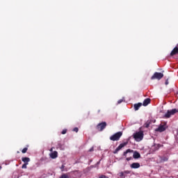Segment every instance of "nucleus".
<instances>
[{"mask_svg": "<svg viewBox=\"0 0 178 178\" xmlns=\"http://www.w3.org/2000/svg\"><path fill=\"white\" fill-rule=\"evenodd\" d=\"M122 136H123V132L118 131V132L114 134L113 135H112L110 137V140L111 141H119V140H120V137H122Z\"/></svg>", "mask_w": 178, "mask_h": 178, "instance_id": "1", "label": "nucleus"}, {"mask_svg": "<svg viewBox=\"0 0 178 178\" xmlns=\"http://www.w3.org/2000/svg\"><path fill=\"white\" fill-rule=\"evenodd\" d=\"M133 137L136 141H141L144 138V132L138 131L134 134Z\"/></svg>", "mask_w": 178, "mask_h": 178, "instance_id": "2", "label": "nucleus"}, {"mask_svg": "<svg viewBox=\"0 0 178 178\" xmlns=\"http://www.w3.org/2000/svg\"><path fill=\"white\" fill-rule=\"evenodd\" d=\"M178 110L176 108H173L171 111H168L167 113L165 114L164 118L165 119H169L172 115H175V113H177Z\"/></svg>", "mask_w": 178, "mask_h": 178, "instance_id": "3", "label": "nucleus"}, {"mask_svg": "<svg viewBox=\"0 0 178 178\" xmlns=\"http://www.w3.org/2000/svg\"><path fill=\"white\" fill-rule=\"evenodd\" d=\"M163 77V74L161 72H155L151 77V80H161Z\"/></svg>", "mask_w": 178, "mask_h": 178, "instance_id": "4", "label": "nucleus"}, {"mask_svg": "<svg viewBox=\"0 0 178 178\" xmlns=\"http://www.w3.org/2000/svg\"><path fill=\"white\" fill-rule=\"evenodd\" d=\"M166 129H168V125L166 124V122H163V124H161L159 127L157 129H156V131L162 133L163 131H165Z\"/></svg>", "mask_w": 178, "mask_h": 178, "instance_id": "5", "label": "nucleus"}, {"mask_svg": "<svg viewBox=\"0 0 178 178\" xmlns=\"http://www.w3.org/2000/svg\"><path fill=\"white\" fill-rule=\"evenodd\" d=\"M105 127H106V122H103L102 123H99L97 125L96 129L98 131H103Z\"/></svg>", "mask_w": 178, "mask_h": 178, "instance_id": "6", "label": "nucleus"}, {"mask_svg": "<svg viewBox=\"0 0 178 178\" xmlns=\"http://www.w3.org/2000/svg\"><path fill=\"white\" fill-rule=\"evenodd\" d=\"M127 144H129L128 141L120 144V145L113 152V154H118V152H119V151H120V149H122V148H123L124 147H126V145H127Z\"/></svg>", "mask_w": 178, "mask_h": 178, "instance_id": "7", "label": "nucleus"}, {"mask_svg": "<svg viewBox=\"0 0 178 178\" xmlns=\"http://www.w3.org/2000/svg\"><path fill=\"white\" fill-rule=\"evenodd\" d=\"M163 145L160 144H155L154 145L152 146V151L155 152V151H158L161 147H163Z\"/></svg>", "mask_w": 178, "mask_h": 178, "instance_id": "8", "label": "nucleus"}, {"mask_svg": "<svg viewBox=\"0 0 178 178\" xmlns=\"http://www.w3.org/2000/svg\"><path fill=\"white\" fill-rule=\"evenodd\" d=\"M130 168H131V169H138V168H140V163H133L131 164Z\"/></svg>", "mask_w": 178, "mask_h": 178, "instance_id": "9", "label": "nucleus"}, {"mask_svg": "<svg viewBox=\"0 0 178 178\" xmlns=\"http://www.w3.org/2000/svg\"><path fill=\"white\" fill-rule=\"evenodd\" d=\"M149 104H151V99L147 98L143 101V106H147L149 105Z\"/></svg>", "mask_w": 178, "mask_h": 178, "instance_id": "10", "label": "nucleus"}, {"mask_svg": "<svg viewBox=\"0 0 178 178\" xmlns=\"http://www.w3.org/2000/svg\"><path fill=\"white\" fill-rule=\"evenodd\" d=\"M177 54H178V47H175V48L172 49V51H171V53H170V56H175V55H177Z\"/></svg>", "mask_w": 178, "mask_h": 178, "instance_id": "11", "label": "nucleus"}, {"mask_svg": "<svg viewBox=\"0 0 178 178\" xmlns=\"http://www.w3.org/2000/svg\"><path fill=\"white\" fill-rule=\"evenodd\" d=\"M50 158H51V159H56V158H58V152L54 151V152H51L50 154Z\"/></svg>", "mask_w": 178, "mask_h": 178, "instance_id": "12", "label": "nucleus"}, {"mask_svg": "<svg viewBox=\"0 0 178 178\" xmlns=\"http://www.w3.org/2000/svg\"><path fill=\"white\" fill-rule=\"evenodd\" d=\"M141 106H143V103H138V104H135L134 105L135 111H138V109H140V108H141Z\"/></svg>", "mask_w": 178, "mask_h": 178, "instance_id": "13", "label": "nucleus"}, {"mask_svg": "<svg viewBox=\"0 0 178 178\" xmlns=\"http://www.w3.org/2000/svg\"><path fill=\"white\" fill-rule=\"evenodd\" d=\"M133 158L134 159H138V158H141V154H140L138 152H134Z\"/></svg>", "mask_w": 178, "mask_h": 178, "instance_id": "14", "label": "nucleus"}, {"mask_svg": "<svg viewBox=\"0 0 178 178\" xmlns=\"http://www.w3.org/2000/svg\"><path fill=\"white\" fill-rule=\"evenodd\" d=\"M22 161L24 163H26L27 165H29V162H30V158H29V157H22Z\"/></svg>", "mask_w": 178, "mask_h": 178, "instance_id": "15", "label": "nucleus"}, {"mask_svg": "<svg viewBox=\"0 0 178 178\" xmlns=\"http://www.w3.org/2000/svg\"><path fill=\"white\" fill-rule=\"evenodd\" d=\"M161 162H168V161L169 160V159L166 156L161 157Z\"/></svg>", "mask_w": 178, "mask_h": 178, "instance_id": "16", "label": "nucleus"}, {"mask_svg": "<svg viewBox=\"0 0 178 178\" xmlns=\"http://www.w3.org/2000/svg\"><path fill=\"white\" fill-rule=\"evenodd\" d=\"M129 152H133V150H131L130 149H127V151L124 152V153H123L124 156H126V155H127V154H129Z\"/></svg>", "mask_w": 178, "mask_h": 178, "instance_id": "17", "label": "nucleus"}, {"mask_svg": "<svg viewBox=\"0 0 178 178\" xmlns=\"http://www.w3.org/2000/svg\"><path fill=\"white\" fill-rule=\"evenodd\" d=\"M119 176L120 178H126V175L123 173V172H120Z\"/></svg>", "mask_w": 178, "mask_h": 178, "instance_id": "18", "label": "nucleus"}, {"mask_svg": "<svg viewBox=\"0 0 178 178\" xmlns=\"http://www.w3.org/2000/svg\"><path fill=\"white\" fill-rule=\"evenodd\" d=\"M59 178H70L67 174H63Z\"/></svg>", "mask_w": 178, "mask_h": 178, "instance_id": "19", "label": "nucleus"}, {"mask_svg": "<svg viewBox=\"0 0 178 178\" xmlns=\"http://www.w3.org/2000/svg\"><path fill=\"white\" fill-rule=\"evenodd\" d=\"M29 149V148L25 147L22 150V154H26V152H27V150Z\"/></svg>", "mask_w": 178, "mask_h": 178, "instance_id": "20", "label": "nucleus"}, {"mask_svg": "<svg viewBox=\"0 0 178 178\" xmlns=\"http://www.w3.org/2000/svg\"><path fill=\"white\" fill-rule=\"evenodd\" d=\"M29 164H27V163H24L23 165H22V169H27V165H28Z\"/></svg>", "mask_w": 178, "mask_h": 178, "instance_id": "21", "label": "nucleus"}, {"mask_svg": "<svg viewBox=\"0 0 178 178\" xmlns=\"http://www.w3.org/2000/svg\"><path fill=\"white\" fill-rule=\"evenodd\" d=\"M123 174L126 176V175H130V171L129 170H124L122 172Z\"/></svg>", "mask_w": 178, "mask_h": 178, "instance_id": "22", "label": "nucleus"}, {"mask_svg": "<svg viewBox=\"0 0 178 178\" xmlns=\"http://www.w3.org/2000/svg\"><path fill=\"white\" fill-rule=\"evenodd\" d=\"M60 169L61 170V172H65V165L63 164V165H61V167L60 168Z\"/></svg>", "mask_w": 178, "mask_h": 178, "instance_id": "23", "label": "nucleus"}, {"mask_svg": "<svg viewBox=\"0 0 178 178\" xmlns=\"http://www.w3.org/2000/svg\"><path fill=\"white\" fill-rule=\"evenodd\" d=\"M72 131H75V133H78L79 132V128L78 127L74 128Z\"/></svg>", "mask_w": 178, "mask_h": 178, "instance_id": "24", "label": "nucleus"}, {"mask_svg": "<svg viewBox=\"0 0 178 178\" xmlns=\"http://www.w3.org/2000/svg\"><path fill=\"white\" fill-rule=\"evenodd\" d=\"M67 133V129H63L61 132V134H66Z\"/></svg>", "mask_w": 178, "mask_h": 178, "instance_id": "25", "label": "nucleus"}, {"mask_svg": "<svg viewBox=\"0 0 178 178\" xmlns=\"http://www.w3.org/2000/svg\"><path fill=\"white\" fill-rule=\"evenodd\" d=\"M145 127L146 128L149 127V123L146 122V123L145 124Z\"/></svg>", "mask_w": 178, "mask_h": 178, "instance_id": "26", "label": "nucleus"}, {"mask_svg": "<svg viewBox=\"0 0 178 178\" xmlns=\"http://www.w3.org/2000/svg\"><path fill=\"white\" fill-rule=\"evenodd\" d=\"M126 159H127V161H131L132 157H127Z\"/></svg>", "mask_w": 178, "mask_h": 178, "instance_id": "27", "label": "nucleus"}, {"mask_svg": "<svg viewBox=\"0 0 178 178\" xmlns=\"http://www.w3.org/2000/svg\"><path fill=\"white\" fill-rule=\"evenodd\" d=\"M122 102H123V100L120 99V100L118 102V104H122Z\"/></svg>", "mask_w": 178, "mask_h": 178, "instance_id": "28", "label": "nucleus"}, {"mask_svg": "<svg viewBox=\"0 0 178 178\" xmlns=\"http://www.w3.org/2000/svg\"><path fill=\"white\" fill-rule=\"evenodd\" d=\"M165 84V86H168V84H169V81L166 80Z\"/></svg>", "mask_w": 178, "mask_h": 178, "instance_id": "29", "label": "nucleus"}, {"mask_svg": "<svg viewBox=\"0 0 178 178\" xmlns=\"http://www.w3.org/2000/svg\"><path fill=\"white\" fill-rule=\"evenodd\" d=\"M50 151H51V152H52V151H54V147H51V148L50 149Z\"/></svg>", "mask_w": 178, "mask_h": 178, "instance_id": "30", "label": "nucleus"}, {"mask_svg": "<svg viewBox=\"0 0 178 178\" xmlns=\"http://www.w3.org/2000/svg\"><path fill=\"white\" fill-rule=\"evenodd\" d=\"M90 152H91V151H94V148H91L90 150H89Z\"/></svg>", "mask_w": 178, "mask_h": 178, "instance_id": "31", "label": "nucleus"}, {"mask_svg": "<svg viewBox=\"0 0 178 178\" xmlns=\"http://www.w3.org/2000/svg\"><path fill=\"white\" fill-rule=\"evenodd\" d=\"M1 169H2V166L0 165V170H1Z\"/></svg>", "mask_w": 178, "mask_h": 178, "instance_id": "32", "label": "nucleus"}]
</instances>
